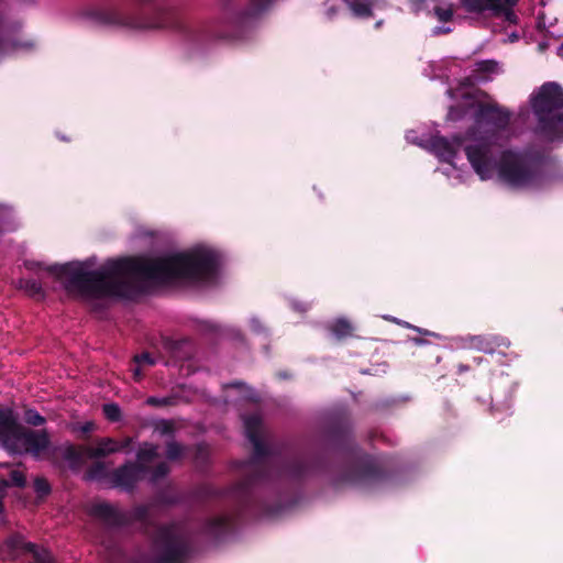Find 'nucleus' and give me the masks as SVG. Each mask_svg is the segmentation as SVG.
Returning <instances> with one entry per match:
<instances>
[{
    "mask_svg": "<svg viewBox=\"0 0 563 563\" xmlns=\"http://www.w3.org/2000/svg\"><path fill=\"white\" fill-rule=\"evenodd\" d=\"M30 271L45 269L58 278L65 277L64 288L86 299H133L142 294L139 280L170 283L186 280L207 283L218 275L219 260L213 251L196 249L163 257H121L106 261L99 268L86 271L74 262L44 266L26 261Z\"/></svg>",
    "mask_w": 563,
    "mask_h": 563,
    "instance_id": "f257e3e1",
    "label": "nucleus"
},
{
    "mask_svg": "<svg viewBox=\"0 0 563 563\" xmlns=\"http://www.w3.org/2000/svg\"><path fill=\"white\" fill-rule=\"evenodd\" d=\"M249 441L253 445L250 468L244 478L229 490V496L236 504L235 515L217 516L207 520L205 525V532L214 539L228 534L245 516L266 515L272 511L268 505L257 500V486L274 479L301 483L314 475L332 473L331 464L323 456L292 451L267 459L269 450L262 437Z\"/></svg>",
    "mask_w": 563,
    "mask_h": 563,
    "instance_id": "f03ea898",
    "label": "nucleus"
},
{
    "mask_svg": "<svg viewBox=\"0 0 563 563\" xmlns=\"http://www.w3.org/2000/svg\"><path fill=\"white\" fill-rule=\"evenodd\" d=\"M464 151L483 180L492 178L496 170L498 179L514 189L541 188L545 181L548 155L541 148L505 150L498 159L488 143L471 144Z\"/></svg>",
    "mask_w": 563,
    "mask_h": 563,
    "instance_id": "7ed1b4c3",
    "label": "nucleus"
},
{
    "mask_svg": "<svg viewBox=\"0 0 563 563\" xmlns=\"http://www.w3.org/2000/svg\"><path fill=\"white\" fill-rule=\"evenodd\" d=\"M327 440L346 460V464L332 478V485L371 486L387 479V471L378 463L376 457L361 450L352 435L350 418L345 416L333 417L327 424Z\"/></svg>",
    "mask_w": 563,
    "mask_h": 563,
    "instance_id": "20e7f679",
    "label": "nucleus"
},
{
    "mask_svg": "<svg viewBox=\"0 0 563 563\" xmlns=\"http://www.w3.org/2000/svg\"><path fill=\"white\" fill-rule=\"evenodd\" d=\"M139 8L134 12L120 9H98L91 18L99 24L130 30H180V10L170 5H151L155 0H134Z\"/></svg>",
    "mask_w": 563,
    "mask_h": 563,
    "instance_id": "39448f33",
    "label": "nucleus"
},
{
    "mask_svg": "<svg viewBox=\"0 0 563 563\" xmlns=\"http://www.w3.org/2000/svg\"><path fill=\"white\" fill-rule=\"evenodd\" d=\"M531 109L537 119L536 134L548 142H563V88L544 82L532 93Z\"/></svg>",
    "mask_w": 563,
    "mask_h": 563,
    "instance_id": "423d86ee",
    "label": "nucleus"
},
{
    "mask_svg": "<svg viewBox=\"0 0 563 563\" xmlns=\"http://www.w3.org/2000/svg\"><path fill=\"white\" fill-rule=\"evenodd\" d=\"M0 446L11 454L27 453L38 457L49 449L51 437L46 429L23 427L11 408L0 406Z\"/></svg>",
    "mask_w": 563,
    "mask_h": 563,
    "instance_id": "0eeeda50",
    "label": "nucleus"
},
{
    "mask_svg": "<svg viewBox=\"0 0 563 563\" xmlns=\"http://www.w3.org/2000/svg\"><path fill=\"white\" fill-rule=\"evenodd\" d=\"M151 549L154 558H142L135 563H186L192 551L190 538L176 523L158 526Z\"/></svg>",
    "mask_w": 563,
    "mask_h": 563,
    "instance_id": "6e6552de",
    "label": "nucleus"
},
{
    "mask_svg": "<svg viewBox=\"0 0 563 563\" xmlns=\"http://www.w3.org/2000/svg\"><path fill=\"white\" fill-rule=\"evenodd\" d=\"M89 515L102 521L108 528H122L133 522L147 525L150 508L145 505L135 506L131 511H121L108 503H96L90 507Z\"/></svg>",
    "mask_w": 563,
    "mask_h": 563,
    "instance_id": "1a4fd4ad",
    "label": "nucleus"
},
{
    "mask_svg": "<svg viewBox=\"0 0 563 563\" xmlns=\"http://www.w3.org/2000/svg\"><path fill=\"white\" fill-rule=\"evenodd\" d=\"M474 119L478 124H486L497 131H505L510 124L511 112L497 102H478Z\"/></svg>",
    "mask_w": 563,
    "mask_h": 563,
    "instance_id": "9d476101",
    "label": "nucleus"
},
{
    "mask_svg": "<svg viewBox=\"0 0 563 563\" xmlns=\"http://www.w3.org/2000/svg\"><path fill=\"white\" fill-rule=\"evenodd\" d=\"M150 472V466L143 463L126 462L115 468L111 475V482L114 486L125 490H133L135 485L142 479L145 473Z\"/></svg>",
    "mask_w": 563,
    "mask_h": 563,
    "instance_id": "9b49d317",
    "label": "nucleus"
},
{
    "mask_svg": "<svg viewBox=\"0 0 563 563\" xmlns=\"http://www.w3.org/2000/svg\"><path fill=\"white\" fill-rule=\"evenodd\" d=\"M464 343L479 352L486 354H493L499 347H509L510 341L499 334H479V335H467L463 339Z\"/></svg>",
    "mask_w": 563,
    "mask_h": 563,
    "instance_id": "f8f14e48",
    "label": "nucleus"
},
{
    "mask_svg": "<svg viewBox=\"0 0 563 563\" xmlns=\"http://www.w3.org/2000/svg\"><path fill=\"white\" fill-rule=\"evenodd\" d=\"M131 442V438H125L123 441H117L113 438H100L97 440L96 446L86 448V456L89 459L107 457L110 454L128 449Z\"/></svg>",
    "mask_w": 563,
    "mask_h": 563,
    "instance_id": "ddd939ff",
    "label": "nucleus"
},
{
    "mask_svg": "<svg viewBox=\"0 0 563 563\" xmlns=\"http://www.w3.org/2000/svg\"><path fill=\"white\" fill-rule=\"evenodd\" d=\"M463 142L464 137L460 134L454 135L452 142L444 136H434L431 141V146L442 162L451 163Z\"/></svg>",
    "mask_w": 563,
    "mask_h": 563,
    "instance_id": "4468645a",
    "label": "nucleus"
},
{
    "mask_svg": "<svg viewBox=\"0 0 563 563\" xmlns=\"http://www.w3.org/2000/svg\"><path fill=\"white\" fill-rule=\"evenodd\" d=\"M461 5L468 13H483L490 11L495 16H504L501 0H460Z\"/></svg>",
    "mask_w": 563,
    "mask_h": 563,
    "instance_id": "2eb2a0df",
    "label": "nucleus"
},
{
    "mask_svg": "<svg viewBox=\"0 0 563 563\" xmlns=\"http://www.w3.org/2000/svg\"><path fill=\"white\" fill-rule=\"evenodd\" d=\"M164 346L176 361H186L194 355L192 342L187 338L180 340L168 339L165 341Z\"/></svg>",
    "mask_w": 563,
    "mask_h": 563,
    "instance_id": "dca6fc26",
    "label": "nucleus"
},
{
    "mask_svg": "<svg viewBox=\"0 0 563 563\" xmlns=\"http://www.w3.org/2000/svg\"><path fill=\"white\" fill-rule=\"evenodd\" d=\"M86 448L68 443L64 448H54L53 451L62 450V456L68 462L69 468L77 472L85 463Z\"/></svg>",
    "mask_w": 563,
    "mask_h": 563,
    "instance_id": "f3484780",
    "label": "nucleus"
},
{
    "mask_svg": "<svg viewBox=\"0 0 563 563\" xmlns=\"http://www.w3.org/2000/svg\"><path fill=\"white\" fill-rule=\"evenodd\" d=\"M328 331L338 340L344 341L354 336L355 328L346 318H338L328 324Z\"/></svg>",
    "mask_w": 563,
    "mask_h": 563,
    "instance_id": "a211bd4d",
    "label": "nucleus"
},
{
    "mask_svg": "<svg viewBox=\"0 0 563 563\" xmlns=\"http://www.w3.org/2000/svg\"><path fill=\"white\" fill-rule=\"evenodd\" d=\"M219 3L228 9H233L240 0H218ZM273 0H250L249 8L243 12L245 16H255L262 13Z\"/></svg>",
    "mask_w": 563,
    "mask_h": 563,
    "instance_id": "6ab92c4d",
    "label": "nucleus"
},
{
    "mask_svg": "<svg viewBox=\"0 0 563 563\" xmlns=\"http://www.w3.org/2000/svg\"><path fill=\"white\" fill-rule=\"evenodd\" d=\"M262 419L257 415H249L244 418V431L249 440L261 438Z\"/></svg>",
    "mask_w": 563,
    "mask_h": 563,
    "instance_id": "aec40b11",
    "label": "nucleus"
},
{
    "mask_svg": "<svg viewBox=\"0 0 563 563\" xmlns=\"http://www.w3.org/2000/svg\"><path fill=\"white\" fill-rule=\"evenodd\" d=\"M20 288L23 289L30 297L36 300H43L45 298V291L40 282L35 279H20Z\"/></svg>",
    "mask_w": 563,
    "mask_h": 563,
    "instance_id": "412c9836",
    "label": "nucleus"
},
{
    "mask_svg": "<svg viewBox=\"0 0 563 563\" xmlns=\"http://www.w3.org/2000/svg\"><path fill=\"white\" fill-rule=\"evenodd\" d=\"M108 476V470L104 462L97 461L92 463L85 472V481H100Z\"/></svg>",
    "mask_w": 563,
    "mask_h": 563,
    "instance_id": "4be33fe9",
    "label": "nucleus"
},
{
    "mask_svg": "<svg viewBox=\"0 0 563 563\" xmlns=\"http://www.w3.org/2000/svg\"><path fill=\"white\" fill-rule=\"evenodd\" d=\"M187 450H188L187 446H185L174 440L168 441L166 443L165 456L168 461L175 462V461L180 460L185 455Z\"/></svg>",
    "mask_w": 563,
    "mask_h": 563,
    "instance_id": "5701e85b",
    "label": "nucleus"
},
{
    "mask_svg": "<svg viewBox=\"0 0 563 563\" xmlns=\"http://www.w3.org/2000/svg\"><path fill=\"white\" fill-rule=\"evenodd\" d=\"M158 456L159 455H158V451H157V445L145 444L143 448H140L136 453V457H137L136 463H143L146 465L147 463L154 461Z\"/></svg>",
    "mask_w": 563,
    "mask_h": 563,
    "instance_id": "b1692460",
    "label": "nucleus"
},
{
    "mask_svg": "<svg viewBox=\"0 0 563 563\" xmlns=\"http://www.w3.org/2000/svg\"><path fill=\"white\" fill-rule=\"evenodd\" d=\"M351 10L356 16L360 18H372L373 9L365 0H353L351 3Z\"/></svg>",
    "mask_w": 563,
    "mask_h": 563,
    "instance_id": "393cba45",
    "label": "nucleus"
},
{
    "mask_svg": "<svg viewBox=\"0 0 563 563\" xmlns=\"http://www.w3.org/2000/svg\"><path fill=\"white\" fill-rule=\"evenodd\" d=\"M104 417L111 422H119L122 419V411L119 405L114 402L104 404L102 406Z\"/></svg>",
    "mask_w": 563,
    "mask_h": 563,
    "instance_id": "a878e982",
    "label": "nucleus"
},
{
    "mask_svg": "<svg viewBox=\"0 0 563 563\" xmlns=\"http://www.w3.org/2000/svg\"><path fill=\"white\" fill-rule=\"evenodd\" d=\"M33 487H34V490H35V493L37 495V498H40V499H44L52 492L51 484L44 477H36L34 479Z\"/></svg>",
    "mask_w": 563,
    "mask_h": 563,
    "instance_id": "bb28decb",
    "label": "nucleus"
},
{
    "mask_svg": "<svg viewBox=\"0 0 563 563\" xmlns=\"http://www.w3.org/2000/svg\"><path fill=\"white\" fill-rule=\"evenodd\" d=\"M150 472H151L150 481L152 483H157L158 481H161L162 478L166 477L169 474L170 467L168 466V464L166 462H159L155 467H153V468L150 467Z\"/></svg>",
    "mask_w": 563,
    "mask_h": 563,
    "instance_id": "cd10ccee",
    "label": "nucleus"
},
{
    "mask_svg": "<svg viewBox=\"0 0 563 563\" xmlns=\"http://www.w3.org/2000/svg\"><path fill=\"white\" fill-rule=\"evenodd\" d=\"M24 421L33 427L43 426L46 419L34 409H26L24 412Z\"/></svg>",
    "mask_w": 563,
    "mask_h": 563,
    "instance_id": "c85d7f7f",
    "label": "nucleus"
},
{
    "mask_svg": "<svg viewBox=\"0 0 563 563\" xmlns=\"http://www.w3.org/2000/svg\"><path fill=\"white\" fill-rule=\"evenodd\" d=\"M177 402V398L174 397V396H168V397H148L146 399V404L150 405V406H153V407H169V406H175Z\"/></svg>",
    "mask_w": 563,
    "mask_h": 563,
    "instance_id": "c756f323",
    "label": "nucleus"
},
{
    "mask_svg": "<svg viewBox=\"0 0 563 563\" xmlns=\"http://www.w3.org/2000/svg\"><path fill=\"white\" fill-rule=\"evenodd\" d=\"M519 0H501L504 16L508 22H515L517 16L514 12V7Z\"/></svg>",
    "mask_w": 563,
    "mask_h": 563,
    "instance_id": "7c9ffc66",
    "label": "nucleus"
},
{
    "mask_svg": "<svg viewBox=\"0 0 563 563\" xmlns=\"http://www.w3.org/2000/svg\"><path fill=\"white\" fill-rule=\"evenodd\" d=\"M10 486L23 488L26 485V476L23 472L18 470L10 471Z\"/></svg>",
    "mask_w": 563,
    "mask_h": 563,
    "instance_id": "2f4dec72",
    "label": "nucleus"
},
{
    "mask_svg": "<svg viewBox=\"0 0 563 563\" xmlns=\"http://www.w3.org/2000/svg\"><path fill=\"white\" fill-rule=\"evenodd\" d=\"M434 13L439 21L449 22L453 18L454 10L452 7H449V8L435 7Z\"/></svg>",
    "mask_w": 563,
    "mask_h": 563,
    "instance_id": "473e14b6",
    "label": "nucleus"
},
{
    "mask_svg": "<svg viewBox=\"0 0 563 563\" xmlns=\"http://www.w3.org/2000/svg\"><path fill=\"white\" fill-rule=\"evenodd\" d=\"M498 68V63L493 59H486L477 63V71L484 74L495 73Z\"/></svg>",
    "mask_w": 563,
    "mask_h": 563,
    "instance_id": "72a5a7b5",
    "label": "nucleus"
},
{
    "mask_svg": "<svg viewBox=\"0 0 563 563\" xmlns=\"http://www.w3.org/2000/svg\"><path fill=\"white\" fill-rule=\"evenodd\" d=\"M133 361L139 366L140 365H148V366L155 365V360L150 352H142L141 354H136L133 357Z\"/></svg>",
    "mask_w": 563,
    "mask_h": 563,
    "instance_id": "f704fd0d",
    "label": "nucleus"
},
{
    "mask_svg": "<svg viewBox=\"0 0 563 563\" xmlns=\"http://www.w3.org/2000/svg\"><path fill=\"white\" fill-rule=\"evenodd\" d=\"M465 110L459 106H452L448 112V119L452 121L460 120L464 117Z\"/></svg>",
    "mask_w": 563,
    "mask_h": 563,
    "instance_id": "c9c22d12",
    "label": "nucleus"
},
{
    "mask_svg": "<svg viewBox=\"0 0 563 563\" xmlns=\"http://www.w3.org/2000/svg\"><path fill=\"white\" fill-rule=\"evenodd\" d=\"M159 431L162 434H173L175 432V426L169 420H163Z\"/></svg>",
    "mask_w": 563,
    "mask_h": 563,
    "instance_id": "e433bc0d",
    "label": "nucleus"
},
{
    "mask_svg": "<svg viewBox=\"0 0 563 563\" xmlns=\"http://www.w3.org/2000/svg\"><path fill=\"white\" fill-rule=\"evenodd\" d=\"M207 446L203 443H199L195 446V459L205 460L207 457Z\"/></svg>",
    "mask_w": 563,
    "mask_h": 563,
    "instance_id": "4c0bfd02",
    "label": "nucleus"
},
{
    "mask_svg": "<svg viewBox=\"0 0 563 563\" xmlns=\"http://www.w3.org/2000/svg\"><path fill=\"white\" fill-rule=\"evenodd\" d=\"M10 487L9 479L0 478V499H2L5 495L7 488Z\"/></svg>",
    "mask_w": 563,
    "mask_h": 563,
    "instance_id": "58836bf2",
    "label": "nucleus"
},
{
    "mask_svg": "<svg viewBox=\"0 0 563 563\" xmlns=\"http://www.w3.org/2000/svg\"><path fill=\"white\" fill-rule=\"evenodd\" d=\"M202 325H203V329H206V330H208L210 332H217L218 331V325H216L213 323L203 322Z\"/></svg>",
    "mask_w": 563,
    "mask_h": 563,
    "instance_id": "ea45409f",
    "label": "nucleus"
},
{
    "mask_svg": "<svg viewBox=\"0 0 563 563\" xmlns=\"http://www.w3.org/2000/svg\"><path fill=\"white\" fill-rule=\"evenodd\" d=\"M93 429V423L92 422H86L82 427H81V431L84 433H89L91 432Z\"/></svg>",
    "mask_w": 563,
    "mask_h": 563,
    "instance_id": "a19ab883",
    "label": "nucleus"
},
{
    "mask_svg": "<svg viewBox=\"0 0 563 563\" xmlns=\"http://www.w3.org/2000/svg\"><path fill=\"white\" fill-rule=\"evenodd\" d=\"M470 368H471V367H470L468 365L463 364V363H460V364L457 365V373H459V374H463V373H465V372L470 371Z\"/></svg>",
    "mask_w": 563,
    "mask_h": 563,
    "instance_id": "79ce46f5",
    "label": "nucleus"
},
{
    "mask_svg": "<svg viewBox=\"0 0 563 563\" xmlns=\"http://www.w3.org/2000/svg\"><path fill=\"white\" fill-rule=\"evenodd\" d=\"M294 308L296 310H299L301 312H305L308 310V305L307 303H294Z\"/></svg>",
    "mask_w": 563,
    "mask_h": 563,
    "instance_id": "37998d69",
    "label": "nucleus"
},
{
    "mask_svg": "<svg viewBox=\"0 0 563 563\" xmlns=\"http://www.w3.org/2000/svg\"><path fill=\"white\" fill-rule=\"evenodd\" d=\"M409 328H411V329H413V330L418 331L419 333H423V334H426V335H435L433 332H430V331H428V330H422V329H420V328H418V327L409 325Z\"/></svg>",
    "mask_w": 563,
    "mask_h": 563,
    "instance_id": "c03bdc74",
    "label": "nucleus"
},
{
    "mask_svg": "<svg viewBox=\"0 0 563 563\" xmlns=\"http://www.w3.org/2000/svg\"><path fill=\"white\" fill-rule=\"evenodd\" d=\"M133 373L136 380L141 379V377L143 376V373L141 372L139 366L133 369Z\"/></svg>",
    "mask_w": 563,
    "mask_h": 563,
    "instance_id": "a18cd8bd",
    "label": "nucleus"
},
{
    "mask_svg": "<svg viewBox=\"0 0 563 563\" xmlns=\"http://www.w3.org/2000/svg\"><path fill=\"white\" fill-rule=\"evenodd\" d=\"M161 501H162V503H165V504H174V503H175V500L169 499V498H167V497H165V496H162V497H161Z\"/></svg>",
    "mask_w": 563,
    "mask_h": 563,
    "instance_id": "49530a36",
    "label": "nucleus"
},
{
    "mask_svg": "<svg viewBox=\"0 0 563 563\" xmlns=\"http://www.w3.org/2000/svg\"><path fill=\"white\" fill-rule=\"evenodd\" d=\"M449 32H451V30H450V29H443V27H438V29H437V31H435V33H437V34H439V33H444V34H446V33H449Z\"/></svg>",
    "mask_w": 563,
    "mask_h": 563,
    "instance_id": "de8ad7c7",
    "label": "nucleus"
},
{
    "mask_svg": "<svg viewBox=\"0 0 563 563\" xmlns=\"http://www.w3.org/2000/svg\"><path fill=\"white\" fill-rule=\"evenodd\" d=\"M243 385H244V384H243V383H241V382H234V383H232V384H231V386H232V387H234V388H240V387H242Z\"/></svg>",
    "mask_w": 563,
    "mask_h": 563,
    "instance_id": "09e8293b",
    "label": "nucleus"
},
{
    "mask_svg": "<svg viewBox=\"0 0 563 563\" xmlns=\"http://www.w3.org/2000/svg\"><path fill=\"white\" fill-rule=\"evenodd\" d=\"M474 361L477 365H481L484 360L483 357H475Z\"/></svg>",
    "mask_w": 563,
    "mask_h": 563,
    "instance_id": "8fccbe9b",
    "label": "nucleus"
},
{
    "mask_svg": "<svg viewBox=\"0 0 563 563\" xmlns=\"http://www.w3.org/2000/svg\"><path fill=\"white\" fill-rule=\"evenodd\" d=\"M252 323H253V328H254L256 331H258V329H257V327H258V322H257V321H255V320H253V322H252Z\"/></svg>",
    "mask_w": 563,
    "mask_h": 563,
    "instance_id": "3c124183",
    "label": "nucleus"
},
{
    "mask_svg": "<svg viewBox=\"0 0 563 563\" xmlns=\"http://www.w3.org/2000/svg\"><path fill=\"white\" fill-rule=\"evenodd\" d=\"M3 512V504H2V499H0V514Z\"/></svg>",
    "mask_w": 563,
    "mask_h": 563,
    "instance_id": "603ef678",
    "label": "nucleus"
},
{
    "mask_svg": "<svg viewBox=\"0 0 563 563\" xmlns=\"http://www.w3.org/2000/svg\"><path fill=\"white\" fill-rule=\"evenodd\" d=\"M60 140H63V141H69V139L65 137V135H62V136H60Z\"/></svg>",
    "mask_w": 563,
    "mask_h": 563,
    "instance_id": "864d4df0",
    "label": "nucleus"
},
{
    "mask_svg": "<svg viewBox=\"0 0 563 563\" xmlns=\"http://www.w3.org/2000/svg\"><path fill=\"white\" fill-rule=\"evenodd\" d=\"M415 341H416L417 343H421V342H422V340H421V339H415Z\"/></svg>",
    "mask_w": 563,
    "mask_h": 563,
    "instance_id": "5fc2aeb1",
    "label": "nucleus"
}]
</instances>
